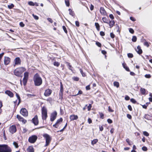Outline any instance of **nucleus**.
<instances>
[{"mask_svg":"<svg viewBox=\"0 0 152 152\" xmlns=\"http://www.w3.org/2000/svg\"><path fill=\"white\" fill-rule=\"evenodd\" d=\"M33 80L34 84L36 86H39L42 84V79L41 77L37 73L34 75Z\"/></svg>","mask_w":152,"mask_h":152,"instance_id":"1","label":"nucleus"},{"mask_svg":"<svg viewBox=\"0 0 152 152\" xmlns=\"http://www.w3.org/2000/svg\"><path fill=\"white\" fill-rule=\"evenodd\" d=\"M11 148L7 145H0V152H11Z\"/></svg>","mask_w":152,"mask_h":152,"instance_id":"2","label":"nucleus"},{"mask_svg":"<svg viewBox=\"0 0 152 152\" xmlns=\"http://www.w3.org/2000/svg\"><path fill=\"white\" fill-rule=\"evenodd\" d=\"M26 69L24 68L20 67L15 69L14 71V73L15 75L19 76Z\"/></svg>","mask_w":152,"mask_h":152,"instance_id":"3","label":"nucleus"},{"mask_svg":"<svg viewBox=\"0 0 152 152\" xmlns=\"http://www.w3.org/2000/svg\"><path fill=\"white\" fill-rule=\"evenodd\" d=\"M43 137L45 140V144L44 146L45 147L49 145L51 141V138L50 136L47 134H44Z\"/></svg>","mask_w":152,"mask_h":152,"instance_id":"4","label":"nucleus"},{"mask_svg":"<svg viewBox=\"0 0 152 152\" xmlns=\"http://www.w3.org/2000/svg\"><path fill=\"white\" fill-rule=\"evenodd\" d=\"M42 117L43 120H46L47 117V112L46 108L43 107L42 109Z\"/></svg>","mask_w":152,"mask_h":152,"instance_id":"5","label":"nucleus"},{"mask_svg":"<svg viewBox=\"0 0 152 152\" xmlns=\"http://www.w3.org/2000/svg\"><path fill=\"white\" fill-rule=\"evenodd\" d=\"M37 138V137L36 135H32L29 137L28 141L31 143H34L36 142Z\"/></svg>","mask_w":152,"mask_h":152,"instance_id":"6","label":"nucleus"},{"mask_svg":"<svg viewBox=\"0 0 152 152\" xmlns=\"http://www.w3.org/2000/svg\"><path fill=\"white\" fill-rule=\"evenodd\" d=\"M57 115V113L56 111H54L50 115V120L51 121H53L56 118Z\"/></svg>","mask_w":152,"mask_h":152,"instance_id":"7","label":"nucleus"},{"mask_svg":"<svg viewBox=\"0 0 152 152\" xmlns=\"http://www.w3.org/2000/svg\"><path fill=\"white\" fill-rule=\"evenodd\" d=\"M20 113L23 116H26L28 115V111L25 108H22L20 110Z\"/></svg>","mask_w":152,"mask_h":152,"instance_id":"8","label":"nucleus"},{"mask_svg":"<svg viewBox=\"0 0 152 152\" xmlns=\"http://www.w3.org/2000/svg\"><path fill=\"white\" fill-rule=\"evenodd\" d=\"M14 62L15 63V64L14 65V66H15L16 65H19L21 63V60L19 58L17 57L14 60Z\"/></svg>","mask_w":152,"mask_h":152,"instance_id":"9","label":"nucleus"},{"mask_svg":"<svg viewBox=\"0 0 152 152\" xmlns=\"http://www.w3.org/2000/svg\"><path fill=\"white\" fill-rule=\"evenodd\" d=\"M32 121L33 123L35 125H37L38 124L39 121L38 117L37 115H36L34 118L32 119Z\"/></svg>","mask_w":152,"mask_h":152,"instance_id":"10","label":"nucleus"},{"mask_svg":"<svg viewBox=\"0 0 152 152\" xmlns=\"http://www.w3.org/2000/svg\"><path fill=\"white\" fill-rule=\"evenodd\" d=\"M52 91L49 89L45 90L44 93V95L46 96H49L51 94Z\"/></svg>","mask_w":152,"mask_h":152,"instance_id":"11","label":"nucleus"},{"mask_svg":"<svg viewBox=\"0 0 152 152\" xmlns=\"http://www.w3.org/2000/svg\"><path fill=\"white\" fill-rule=\"evenodd\" d=\"M10 132L12 134L15 132L16 131V128L15 126L12 125L10 128Z\"/></svg>","mask_w":152,"mask_h":152,"instance_id":"12","label":"nucleus"},{"mask_svg":"<svg viewBox=\"0 0 152 152\" xmlns=\"http://www.w3.org/2000/svg\"><path fill=\"white\" fill-rule=\"evenodd\" d=\"M10 62V58L7 57H4V63L5 65H7Z\"/></svg>","mask_w":152,"mask_h":152,"instance_id":"13","label":"nucleus"},{"mask_svg":"<svg viewBox=\"0 0 152 152\" xmlns=\"http://www.w3.org/2000/svg\"><path fill=\"white\" fill-rule=\"evenodd\" d=\"M17 118L20 121H22L23 123L25 124L26 122V121L19 115H17Z\"/></svg>","mask_w":152,"mask_h":152,"instance_id":"14","label":"nucleus"},{"mask_svg":"<svg viewBox=\"0 0 152 152\" xmlns=\"http://www.w3.org/2000/svg\"><path fill=\"white\" fill-rule=\"evenodd\" d=\"M100 12L101 14L104 15H106V12L104 9L102 7H101L100 8Z\"/></svg>","mask_w":152,"mask_h":152,"instance_id":"15","label":"nucleus"},{"mask_svg":"<svg viewBox=\"0 0 152 152\" xmlns=\"http://www.w3.org/2000/svg\"><path fill=\"white\" fill-rule=\"evenodd\" d=\"M78 118V116L77 115H71L70 116V119L71 121H73L76 120Z\"/></svg>","mask_w":152,"mask_h":152,"instance_id":"16","label":"nucleus"},{"mask_svg":"<svg viewBox=\"0 0 152 152\" xmlns=\"http://www.w3.org/2000/svg\"><path fill=\"white\" fill-rule=\"evenodd\" d=\"M136 52L139 54L142 53V50L141 49L140 47L139 46H138L137 49H136Z\"/></svg>","mask_w":152,"mask_h":152,"instance_id":"17","label":"nucleus"},{"mask_svg":"<svg viewBox=\"0 0 152 152\" xmlns=\"http://www.w3.org/2000/svg\"><path fill=\"white\" fill-rule=\"evenodd\" d=\"M5 93L10 97H12L13 96V94L10 91H5Z\"/></svg>","mask_w":152,"mask_h":152,"instance_id":"18","label":"nucleus"},{"mask_svg":"<svg viewBox=\"0 0 152 152\" xmlns=\"http://www.w3.org/2000/svg\"><path fill=\"white\" fill-rule=\"evenodd\" d=\"M27 151L28 152H34V149L33 146H30L27 149Z\"/></svg>","mask_w":152,"mask_h":152,"instance_id":"19","label":"nucleus"},{"mask_svg":"<svg viewBox=\"0 0 152 152\" xmlns=\"http://www.w3.org/2000/svg\"><path fill=\"white\" fill-rule=\"evenodd\" d=\"M66 63L67 64V66L68 67L69 69L72 71L73 70L72 68H73V67H72L71 65L68 62H66Z\"/></svg>","mask_w":152,"mask_h":152,"instance_id":"20","label":"nucleus"},{"mask_svg":"<svg viewBox=\"0 0 152 152\" xmlns=\"http://www.w3.org/2000/svg\"><path fill=\"white\" fill-rule=\"evenodd\" d=\"M115 23L114 20H111L110 21L109 24L110 28L112 27Z\"/></svg>","mask_w":152,"mask_h":152,"instance_id":"21","label":"nucleus"},{"mask_svg":"<svg viewBox=\"0 0 152 152\" xmlns=\"http://www.w3.org/2000/svg\"><path fill=\"white\" fill-rule=\"evenodd\" d=\"M114 86H116L117 88H118L119 86V83L117 81H115L113 83Z\"/></svg>","mask_w":152,"mask_h":152,"instance_id":"22","label":"nucleus"},{"mask_svg":"<svg viewBox=\"0 0 152 152\" xmlns=\"http://www.w3.org/2000/svg\"><path fill=\"white\" fill-rule=\"evenodd\" d=\"M144 118L148 120H150L151 118V116L148 115H145L144 116Z\"/></svg>","mask_w":152,"mask_h":152,"instance_id":"23","label":"nucleus"},{"mask_svg":"<svg viewBox=\"0 0 152 152\" xmlns=\"http://www.w3.org/2000/svg\"><path fill=\"white\" fill-rule=\"evenodd\" d=\"M28 72H26L24 74V77L23 78L25 79H28Z\"/></svg>","mask_w":152,"mask_h":152,"instance_id":"24","label":"nucleus"},{"mask_svg":"<svg viewBox=\"0 0 152 152\" xmlns=\"http://www.w3.org/2000/svg\"><path fill=\"white\" fill-rule=\"evenodd\" d=\"M98 141V140L97 139H94L93 140L91 141V144L93 145H94L95 144H96Z\"/></svg>","mask_w":152,"mask_h":152,"instance_id":"25","label":"nucleus"},{"mask_svg":"<svg viewBox=\"0 0 152 152\" xmlns=\"http://www.w3.org/2000/svg\"><path fill=\"white\" fill-rule=\"evenodd\" d=\"M95 25L97 30L99 31L100 30L99 24L98 23H95Z\"/></svg>","mask_w":152,"mask_h":152,"instance_id":"26","label":"nucleus"},{"mask_svg":"<svg viewBox=\"0 0 152 152\" xmlns=\"http://www.w3.org/2000/svg\"><path fill=\"white\" fill-rule=\"evenodd\" d=\"M62 118H61L57 120L56 122V124H57L58 125L59 124H60V123L62 122Z\"/></svg>","mask_w":152,"mask_h":152,"instance_id":"27","label":"nucleus"},{"mask_svg":"<svg viewBox=\"0 0 152 152\" xmlns=\"http://www.w3.org/2000/svg\"><path fill=\"white\" fill-rule=\"evenodd\" d=\"M69 14L70 15L72 16H73L74 15V12L72 11V10L71 9H69Z\"/></svg>","mask_w":152,"mask_h":152,"instance_id":"28","label":"nucleus"},{"mask_svg":"<svg viewBox=\"0 0 152 152\" xmlns=\"http://www.w3.org/2000/svg\"><path fill=\"white\" fill-rule=\"evenodd\" d=\"M61 84V88H60V92L61 93V94H62L63 92V86L62 84V83L61 82H60Z\"/></svg>","mask_w":152,"mask_h":152,"instance_id":"29","label":"nucleus"},{"mask_svg":"<svg viewBox=\"0 0 152 152\" xmlns=\"http://www.w3.org/2000/svg\"><path fill=\"white\" fill-rule=\"evenodd\" d=\"M16 95L17 97V98H18V104H17V105L18 106V105H19V104L20 103V98L19 95H18V94H16Z\"/></svg>","mask_w":152,"mask_h":152,"instance_id":"30","label":"nucleus"},{"mask_svg":"<svg viewBox=\"0 0 152 152\" xmlns=\"http://www.w3.org/2000/svg\"><path fill=\"white\" fill-rule=\"evenodd\" d=\"M140 92L142 94H144L145 93V89L141 88L140 90Z\"/></svg>","mask_w":152,"mask_h":152,"instance_id":"31","label":"nucleus"},{"mask_svg":"<svg viewBox=\"0 0 152 152\" xmlns=\"http://www.w3.org/2000/svg\"><path fill=\"white\" fill-rule=\"evenodd\" d=\"M46 100L50 104L52 103V102L53 101L51 97L48 98L47 99H46Z\"/></svg>","mask_w":152,"mask_h":152,"instance_id":"32","label":"nucleus"},{"mask_svg":"<svg viewBox=\"0 0 152 152\" xmlns=\"http://www.w3.org/2000/svg\"><path fill=\"white\" fill-rule=\"evenodd\" d=\"M27 79H25L23 78V84L24 86H25L27 83Z\"/></svg>","mask_w":152,"mask_h":152,"instance_id":"33","label":"nucleus"},{"mask_svg":"<svg viewBox=\"0 0 152 152\" xmlns=\"http://www.w3.org/2000/svg\"><path fill=\"white\" fill-rule=\"evenodd\" d=\"M123 65L125 69L127 71H129V68L126 66L124 64H123Z\"/></svg>","mask_w":152,"mask_h":152,"instance_id":"34","label":"nucleus"},{"mask_svg":"<svg viewBox=\"0 0 152 152\" xmlns=\"http://www.w3.org/2000/svg\"><path fill=\"white\" fill-rule=\"evenodd\" d=\"M65 1L66 6L67 7H69V0H65Z\"/></svg>","mask_w":152,"mask_h":152,"instance_id":"35","label":"nucleus"},{"mask_svg":"<svg viewBox=\"0 0 152 152\" xmlns=\"http://www.w3.org/2000/svg\"><path fill=\"white\" fill-rule=\"evenodd\" d=\"M53 64L55 66H58L60 65V64L58 62L55 61L54 62Z\"/></svg>","mask_w":152,"mask_h":152,"instance_id":"36","label":"nucleus"},{"mask_svg":"<svg viewBox=\"0 0 152 152\" xmlns=\"http://www.w3.org/2000/svg\"><path fill=\"white\" fill-rule=\"evenodd\" d=\"M137 37L135 36H133L132 39V40L133 42H135L137 40Z\"/></svg>","mask_w":152,"mask_h":152,"instance_id":"37","label":"nucleus"},{"mask_svg":"<svg viewBox=\"0 0 152 152\" xmlns=\"http://www.w3.org/2000/svg\"><path fill=\"white\" fill-rule=\"evenodd\" d=\"M14 7V5L12 4H11L10 5H8V7L10 9H11L13 8Z\"/></svg>","mask_w":152,"mask_h":152,"instance_id":"38","label":"nucleus"},{"mask_svg":"<svg viewBox=\"0 0 152 152\" xmlns=\"http://www.w3.org/2000/svg\"><path fill=\"white\" fill-rule=\"evenodd\" d=\"M13 145H14L16 148H18V145L17 143L16 142H13Z\"/></svg>","mask_w":152,"mask_h":152,"instance_id":"39","label":"nucleus"},{"mask_svg":"<svg viewBox=\"0 0 152 152\" xmlns=\"http://www.w3.org/2000/svg\"><path fill=\"white\" fill-rule=\"evenodd\" d=\"M28 4L30 6H34L35 5V4L34 3L31 1L28 2Z\"/></svg>","mask_w":152,"mask_h":152,"instance_id":"40","label":"nucleus"},{"mask_svg":"<svg viewBox=\"0 0 152 152\" xmlns=\"http://www.w3.org/2000/svg\"><path fill=\"white\" fill-rule=\"evenodd\" d=\"M102 20L103 21L104 23H108L107 22V20L106 18H105V17L103 18L102 19Z\"/></svg>","mask_w":152,"mask_h":152,"instance_id":"41","label":"nucleus"},{"mask_svg":"<svg viewBox=\"0 0 152 152\" xmlns=\"http://www.w3.org/2000/svg\"><path fill=\"white\" fill-rule=\"evenodd\" d=\"M129 58H132L133 57V55L132 53H129L127 54Z\"/></svg>","mask_w":152,"mask_h":152,"instance_id":"42","label":"nucleus"},{"mask_svg":"<svg viewBox=\"0 0 152 152\" xmlns=\"http://www.w3.org/2000/svg\"><path fill=\"white\" fill-rule=\"evenodd\" d=\"M143 134L146 136H148L149 135V134L146 131H144L143 132Z\"/></svg>","mask_w":152,"mask_h":152,"instance_id":"43","label":"nucleus"},{"mask_svg":"<svg viewBox=\"0 0 152 152\" xmlns=\"http://www.w3.org/2000/svg\"><path fill=\"white\" fill-rule=\"evenodd\" d=\"M142 150L144 151H146L147 150V148L145 146H143L142 147Z\"/></svg>","mask_w":152,"mask_h":152,"instance_id":"44","label":"nucleus"},{"mask_svg":"<svg viewBox=\"0 0 152 152\" xmlns=\"http://www.w3.org/2000/svg\"><path fill=\"white\" fill-rule=\"evenodd\" d=\"M146 78H149L151 77V75L149 74H146L145 76Z\"/></svg>","mask_w":152,"mask_h":152,"instance_id":"45","label":"nucleus"},{"mask_svg":"<svg viewBox=\"0 0 152 152\" xmlns=\"http://www.w3.org/2000/svg\"><path fill=\"white\" fill-rule=\"evenodd\" d=\"M129 31L132 34H133L134 33V31L133 29L132 28H130L129 29Z\"/></svg>","mask_w":152,"mask_h":152,"instance_id":"46","label":"nucleus"},{"mask_svg":"<svg viewBox=\"0 0 152 152\" xmlns=\"http://www.w3.org/2000/svg\"><path fill=\"white\" fill-rule=\"evenodd\" d=\"M19 25L21 27H23L25 26V24L23 23V22H20V23Z\"/></svg>","mask_w":152,"mask_h":152,"instance_id":"47","label":"nucleus"},{"mask_svg":"<svg viewBox=\"0 0 152 152\" xmlns=\"http://www.w3.org/2000/svg\"><path fill=\"white\" fill-rule=\"evenodd\" d=\"M96 45L98 46L99 47H100L101 46V43L99 42H96Z\"/></svg>","mask_w":152,"mask_h":152,"instance_id":"48","label":"nucleus"},{"mask_svg":"<svg viewBox=\"0 0 152 152\" xmlns=\"http://www.w3.org/2000/svg\"><path fill=\"white\" fill-rule=\"evenodd\" d=\"M32 15L34 18H35L36 20H37L39 18L37 16L34 15V14H33Z\"/></svg>","mask_w":152,"mask_h":152,"instance_id":"49","label":"nucleus"},{"mask_svg":"<svg viewBox=\"0 0 152 152\" xmlns=\"http://www.w3.org/2000/svg\"><path fill=\"white\" fill-rule=\"evenodd\" d=\"M73 79L76 81H77L79 80V78L77 77H73Z\"/></svg>","mask_w":152,"mask_h":152,"instance_id":"50","label":"nucleus"},{"mask_svg":"<svg viewBox=\"0 0 152 152\" xmlns=\"http://www.w3.org/2000/svg\"><path fill=\"white\" fill-rule=\"evenodd\" d=\"M91 107V104H89V105L87 107V108L88 109V110L89 111Z\"/></svg>","mask_w":152,"mask_h":152,"instance_id":"51","label":"nucleus"},{"mask_svg":"<svg viewBox=\"0 0 152 152\" xmlns=\"http://www.w3.org/2000/svg\"><path fill=\"white\" fill-rule=\"evenodd\" d=\"M126 142H127V143L129 144V145H131V144L129 140V139H127L126 140Z\"/></svg>","mask_w":152,"mask_h":152,"instance_id":"52","label":"nucleus"},{"mask_svg":"<svg viewBox=\"0 0 152 152\" xmlns=\"http://www.w3.org/2000/svg\"><path fill=\"white\" fill-rule=\"evenodd\" d=\"M131 101L134 103H135L136 102V101L134 99H131Z\"/></svg>","mask_w":152,"mask_h":152,"instance_id":"53","label":"nucleus"},{"mask_svg":"<svg viewBox=\"0 0 152 152\" xmlns=\"http://www.w3.org/2000/svg\"><path fill=\"white\" fill-rule=\"evenodd\" d=\"M110 36L112 38H114L115 37V35H114V34L113 33H110Z\"/></svg>","mask_w":152,"mask_h":152,"instance_id":"54","label":"nucleus"},{"mask_svg":"<svg viewBox=\"0 0 152 152\" xmlns=\"http://www.w3.org/2000/svg\"><path fill=\"white\" fill-rule=\"evenodd\" d=\"M107 122L109 124H111L112 123L113 121L112 120L110 119H107Z\"/></svg>","mask_w":152,"mask_h":152,"instance_id":"55","label":"nucleus"},{"mask_svg":"<svg viewBox=\"0 0 152 152\" xmlns=\"http://www.w3.org/2000/svg\"><path fill=\"white\" fill-rule=\"evenodd\" d=\"M128 108L130 111H132V108L130 105H128Z\"/></svg>","mask_w":152,"mask_h":152,"instance_id":"56","label":"nucleus"},{"mask_svg":"<svg viewBox=\"0 0 152 152\" xmlns=\"http://www.w3.org/2000/svg\"><path fill=\"white\" fill-rule=\"evenodd\" d=\"M75 24L76 25L77 27H79V22L77 21H75Z\"/></svg>","mask_w":152,"mask_h":152,"instance_id":"57","label":"nucleus"},{"mask_svg":"<svg viewBox=\"0 0 152 152\" xmlns=\"http://www.w3.org/2000/svg\"><path fill=\"white\" fill-rule=\"evenodd\" d=\"M108 110L110 112H113L114 111L111 108L110 106L108 107Z\"/></svg>","mask_w":152,"mask_h":152,"instance_id":"58","label":"nucleus"},{"mask_svg":"<svg viewBox=\"0 0 152 152\" xmlns=\"http://www.w3.org/2000/svg\"><path fill=\"white\" fill-rule=\"evenodd\" d=\"M47 20L49 22H50L51 23H52L53 22V21L52 20V19L50 18H48Z\"/></svg>","mask_w":152,"mask_h":152,"instance_id":"59","label":"nucleus"},{"mask_svg":"<svg viewBox=\"0 0 152 152\" xmlns=\"http://www.w3.org/2000/svg\"><path fill=\"white\" fill-rule=\"evenodd\" d=\"M94 6L93 5L91 4V5L90 7V10H93V9H94Z\"/></svg>","mask_w":152,"mask_h":152,"instance_id":"60","label":"nucleus"},{"mask_svg":"<svg viewBox=\"0 0 152 152\" xmlns=\"http://www.w3.org/2000/svg\"><path fill=\"white\" fill-rule=\"evenodd\" d=\"M88 122L89 124H91L92 122V120L90 118H88Z\"/></svg>","mask_w":152,"mask_h":152,"instance_id":"61","label":"nucleus"},{"mask_svg":"<svg viewBox=\"0 0 152 152\" xmlns=\"http://www.w3.org/2000/svg\"><path fill=\"white\" fill-rule=\"evenodd\" d=\"M100 34L102 36H104L105 35V34L104 32L101 31L100 32Z\"/></svg>","mask_w":152,"mask_h":152,"instance_id":"62","label":"nucleus"},{"mask_svg":"<svg viewBox=\"0 0 152 152\" xmlns=\"http://www.w3.org/2000/svg\"><path fill=\"white\" fill-rule=\"evenodd\" d=\"M53 126L56 128H57L58 126V125L57 124H56V123L55 124L53 125Z\"/></svg>","mask_w":152,"mask_h":152,"instance_id":"63","label":"nucleus"},{"mask_svg":"<svg viewBox=\"0 0 152 152\" xmlns=\"http://www.w3.org/2000/svg\"><path fill=\"white\" fill-rule=\"evenodd\" d=\"M99 115L100 117L102 118H103L104 117V115L103 113H101L99 114Z\"/></svg>","mask_w":152,"mask_h":152,"instance_id":"64","label":"nucleus"}]
</instances>
